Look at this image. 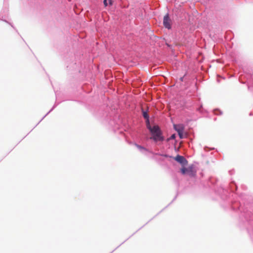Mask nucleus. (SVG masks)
<instances>
[{
	"label": "nucleus",
	"instance_id": "obj_9",
	"mask_svg": "<svg viewBox=\"0 0 253 253\" xmlns=\"http://www.w3.org/2000/svg\"><path fill=\"white\" fill-rule=\"evenodd\" d=\"M136 146L139 149H141V150H143V149L144 150L145 149V148L143 147H142V146H141L140 145H138L136 144Z\"/></svg>",
	"mask_w": 253,
	"mask_h": 253
},
{
	"label": "nucleus",
	"instance_id": "obj_10",
	"mask_svg": "<svg viewBox=\"0 0 253 253\" xmlns=\"http://www.w3.org/2000/svg\"><path fill=\"white\" fill-rule=\"evenodd\" d=\"M175 135L174 134H172V135L170 136V139H175Z\"/></svg>",
	"mask_w": 253,
	"mask_h": 253
},
{
	"label": "nucleus",
	"instance_id": "obj_3",
	"mask_svg": "<svg viewBox=\"0 0 253 253\" xmlns=\"http://www.w3.org/2000/svg\"><path fill=\"white\" fill-rule=\"evenodd\" d=\"M163 24L164 26L169 29L171 28V21L169 19L168 14H166L164 17Z\"/></svg>",
	"mask_w": 253,
	"mask_h": 253
},
{
	"label": "nucleus",
	"instance_id": "obj_2",
	"mask_svg": "<svg viewBox=\"0 0 253 253\" xmlns=\"http://www.w3.org/2000/svg\"><path fill=\"white\" fill-rule=\"evenodd\" d=\"M181 172L183 174H187L190 176H194L196 173V171L192 167L182 168L181 169Z\"/></svg>",
	"mask_w": 253,
	"mask_h": 253
},
{
	"label": "nucleus",
	"instance_id": "obj_5",
	"mask_svg": "<svg viewBox=\"0 0 253 253\" xmlns=\"http://www.w3.org/2000/svg\"><path fill=\"white\" fill-rule=\"evenodd\" d=\"M174 128L175 130L178 133L181 132H183L184 129V126L182 124H179V125H174Z\"/></svg>",
	"mask_w": 253,
	"mask_h": 253
},
{
	"label": "nucleus",
	"instance_id": "obj_8",
	"mask_svg": "<svg viewBox=\"0 0 253 253\" xmlns=\"http://www.w3.org/2000/svg\"><path fill=\"white\" fill-rule=\"evenodd\" d=\"M178 135H179L180 138L182 139V138H184L183 132H181L180 133L178 132Z\"/></svg>",
	"mask_w": 253,
	"mask_h": 253
},
{
	"label": "nucleus",
	"instance_id": "obj_4",
	"mask_svg": "<svg viewBox=\"0 0 253 253\" xmlns=\"http://www.w3.org/2000/svg\"><path fill=\"white\" fill-rule=\"evenodd\" d=\"M174 160L182 165H185L187 163V161L184 157L180 155L176 156L174 158Z\"/></svg>",
	"mask_w": 253,
	"mask_h": 253
},
{
	"label": "nucleus",
	"instance_id": "obj_6",
	"mask_svg": "<svg viewBox=\"0 0 253 253\" xmlns=\"http://www.w3.org/2000/svg\"><path fill=\"white\" fill-rule=\"evenodd\" d=\"M105 6H107L108 4L112 5V0H104L103 1Z\"/></svg>",
	"mask_w": 253,
	"mask_h": 253
},
{
	"label": "nucleus",
	"instance_id": "obj_1",
	"mask_svg": "<svg viewBox=\"0 0 253 253\" xmlns=\"http://www.w3.org/2000/svg\"><path fill=\"white\" fill-rule=\"evenodd\" d=\"M147 127L150 130L153 136L151 137V139H153L155 141H163L164 140L163 137L161 135V132L158 126H155L153 127H151L149 124V123L147 124Z\"/></svg>",
	"mask_w": 253,
	"mask_h": 253
},
{
	"label": "nucleus",
	"instance_id": "obj_7",
	"mask_svg": "<svg viewBox=\"0 0 253 253\" xmlns=\"http://www.w3.org/2000/svg\"><path fill=\"white\" fill-rule=\"evenodd\" d=\"M143 116L144 117V118L146 119L147 120V121H148V123H149V120H148V118H149V116H148V114L147 113V112H143Z\"/></svg>",
	"mask_w": 253,
	"mask_h": 253
}]
</instances>
